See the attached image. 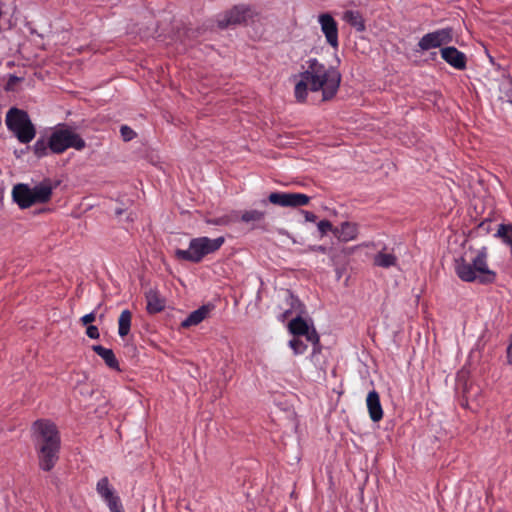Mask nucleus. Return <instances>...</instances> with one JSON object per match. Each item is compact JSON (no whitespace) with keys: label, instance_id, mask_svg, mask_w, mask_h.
<instances>
[{"label":"nucleus","instance_id":"38","mask_svg":"<svg viewBox=\"0 0 512 512\" xmlns=\"http://www.w3.org/2000/svg\"><path fill=\"white\" fill-rule=\"evenodd\" d=\"M345 228H349V224L348 223H343L342 224V229L344 230Z\"/></svg>","mask_w":512,"mask_h":512},{"label":"nucleus","instance_id":"6","mask_svg":"<svg viewBox=\"0 0 512 512\" xmlns=\"http://www.w3.org/2000/svg\"><path fill=\"white\" fill-rule=\"evenodd\" d=\"M85 147L84 139L67 127L54 131L49 137V148L55 154H61L69 148L81 151Z\"/></svg>","mask_w":512,"mask_h":512},{"label":"nucleus","instance_id":"7","mask_svg":"<svg viewBox=\"0 0 512 512\" xmlns=\"http://www.w3.org/2000/svg\"><path fill=\"white\" fill-rule=\"evenodd\" d=\"M96 491L106 503L110 512H125L120 497L110 484L108 477H102L96 484Z\"/></svg>","mask_w":512,"mask_h":512},{"label":"nucleus","instance_id":"15","mask_svg":"<svg viewBox=\"0 0 512 512\" xmlns=\"http://www.w3.org/2000/svg\"><path fill=\"white\" fill-rule=\"evenodd\" d=\"M53 187L49 180H45L31 188L33 205L46 203L51 199Z\"/></svg>","mask_w":512,"mask_h":512},{"label":"nucleus","instance_id":"3","mask_svg":"<svg viewBox=\"0 0 512 512\" xmlns=\"http://www.w3.org/2000/svg\"><path fill=\"white\" fill-rule=\"evenodd\" d=\"M488 249L483 246L474 251L470 261L464 257L455 260V273L464 282H479L480 284H492L496 281L497 274L489 269Z\"/></svg>","mask_w":512,"mask_h":512},{"label":"nucleus","instance_id":"23","mask_svg":"<svg viewBox=\"0 0 512 512\" xmlns=\"http://www.w3.org/2000/svg\"><path fill=\"white\" fill-rule=\"evenodd\" d=\"M495 237L500 238L505 244L509 245L512 253V224H500Z\"/></svg>","mask_w":512,"mask_h":512},{"label":"nucleus","instance_id":"26","mask_svg":"<svg viewBox=\"0 0 512 512\" xmlns=\"http://www.w3.org/2000/svg\"><path fill=\"white\" fill-rule=\"evenodd\" d=\"M289 346L293 349L294 354L296 355L303 354L307 349V345L299 337H295L290 340Z\"/></svg>","mask_w":512,"mask_h":512},{"label":"nucleus","instance_id":"11","mask_svg":"<svg viewBox=\"0 0 512 512\" xmlns=\"http://www.w3.org/2000/svg\"><path fill=\"white\" fill-rule=\"evenodd\" d=\"M251 16V10L244 5H237L228 11L221 19L218 20L220 28L224 29L231 25L245 23Z\"/></svg>","mask_w":512,"mask_h":512},{"label":"nucleus","instance_id":"10","mask_svg":"<svg viewBox=\"0 0 512 512\" xmlns=\"http://www.w3.org/2000/svg\"><path fill=\"white\" fill-rule=\"evenodd\" d=\"M289 331L295 337L304 336L306 340L313 344L314 353L319 347V336L315 329H310L307 322L300 316L294 318L289 323Z\"/></svg>","mask_w":512,"mask_h":512},{"label":"nucleus","instance_id":"35","mask_svg":"<svg viewBox=\"0 0 512 512\" xmlns=\"http://www.w3.org/2000/svg\"><path fill=\"white\" fill-rule=\"evenodd\" d=\"M489 225H490V221H483L480 223L479 229L484 230V231H489Z\"/></svg>","mask_w":512,"mask_h":512},{"label":"nucleus","instance_id":"5","mask_svg":"<svg viewBox=\"0 0 512 512\" xmlns=\"http://www.w3.org/2000/svg\"><path fill=\"white\" fill-rule=\"evenodd\" d=\"M6 125L20 143H30L36 135L35 126L24 110L11 108L6 115Z\"/></svg>","mask_w":512,"mask_h":512},{"label":"nucleus","instance_id":"4","mask_svg":"<svg viewBox=\"0 0 512 512\" xmlns=\"http://www.w3.org/2000/svg\"><path fill=\"white\" fill-rule=\"evenodd\" d=\"M224 242L225 239L222 236L215 239L206 236L193 238L190 240L188 249H177L175 256L179 260L199 263L205 256L218 251Z\"/></svg>","mask_w":512,"mask_h":512},{"label":"nucleus","instance_id":"16","mask_svg":"<svg viewBox=\"0 0 512 512\" xmlns=\"http://www.w3.org/2000/svg\"><path fill=\"white\" fill-rule=\"evenodd\" d=\"M366 404L370 419L373 422H379L383 418V409L380 403L379 394L375 390L368 393Z\"/></svg>","mask_w":512,"mask_h":512},{"label":"nucleus","instance_id":"21","mask_svg":"<svg viewBox=\"0 0 512 512\" xmlns=\"http://www.w3.org/2000/svg\"><path fill=\"white\" fill-rule=\"evenodd\" d=\"M131 322L132 313L128 309L123 310L118 318V334L121 338L129 334Z\"/></svg>","mask_w":512,"mask_h":512},{"label":"nucleus","instance_id":"14","mask_svg":"<svg viewBox=\"0 0 512 512\" xmlns=\"http://www.w3.org/2000/svg\"><path fill=\"white\" fill-rule=\"evenodd\" d=\"M14 201L20 208L25 209L33 205L31 188L26 184H17L12 191Z\"/></svg>","mask_w":512,"mask_h":512},{"label":"nucleus","instance_id":"36","mask_svg":"<svg viewBox=\"0 0 512 512\" xmlns=\"http://www.w3.org/2000/svg\"><path fill=\"white\" fill-rule=\"evenodd\" d=\"M344 19L350 23L352 22V11L351 10H347L345 13H344Z\"/></svg>","mask_w":512,"mask_h":512},{"label":"nucleus","instance_id":"12","mask_svg":"<svg viewBox=\"0 0 512 512\" xmlns=\"http://www.w3.org/2000/svg\"><path fill=\"white\" fill-rule=\"evenodd\" d=\"M318 22L321 31L326 37L327 42L332 47L338 46V25L335 19L329 13H323L318 16Z\"/></svg>","mask_w":512,"mask_h":512},{"label":"nucleus","instance_id":"17","mask_svg":"<svg viewBox=\"0 0 512 512\" xmlns=\"http://www.w3.org/2000/svg\"><path fill=\"white\" fill-rule=\"evenodd\" d=\"M375 266L388 269L397 266L398 258L393 252H389L386 247L375 254L373 258Z\"/></svg>","mask_w":512,"mask_h":512},{"label":"nucleus","instance_id":"37","mask_svg":"<svg viewBox=\"0 0 512 512\" xmlns=\"http://www.w3.org/2000/svg\"><path fill=\"white\" fill-rule=\"evenodd\" d=\"M313 250L324 253L326 251V248L324 246H315L313 247Z\"/></svg>","mask_w":512,"mask_h":512},{"label":"nucleus","instance_id":"29","mask_svg":"<svg viewBox=\"0 0 512 512\" xmlns=\"http://www.w3.org/2000/svg\"><path fill=\"white\" fill-rule=\"evenodd\" d=\"M86 335L91 339H98L100 337L99 330L94 325H88L86 329Z\"/></svg>","mask_w":512,"mask_h":512},{"label":"nucleus","instance_id":"32","mask_svg":"<svg viewBox=\"0 0 512 512\" xmlns=\"http://www.w3.org/2000/svg\"><path fill=\"white\" fill-rule=\"evenodd\" d=\"M354 28L357 30V31H362L364 30V23H363V20L361 17H358L357 15L354 14Z\"/></svg>","mask_w":512,"mask_h":512},{"label":"nucleus","instance_id":"24","mask_svg":"<svg viewBox=\"0 0 512 512\" xmlns=\"http://www.w3.org/2000/svg\"><path fill=\"white\" fill-rule=\"evenodd\" d=\"M265 217V212L259 210H247L241 215V220L245 223L260 222Z\"/></svg>","mask_w":512,"mask_h":512},{"label":"nucleus","instance_id":"22","mask_svg":"<svg viewBox=\"0 0 512 512\" xmlns=\"http://www.w3.org/2000/svg\"><path fill=\"white\" fill-rule=\"evenodd\" d=\"M317 226H318V230H319V232L321 233L322 236L327 234L329 231H333L335 236L338 237V239L341 240V241L346 242V241H349L352 238V236L344 233V231L340 232L338 228L333 229V226H332L331 222L328 221V220H321L317 224Z\"/></svg>","mask_w":512,"mask_h":512},{"label":"nucleus","instance_id":"20","mask_svg":"<svg viewBox=\"0 0 512 512\" xmlns=\"http://www.w3.org/2000/svg\"><path fill=\"white\" fill-rule=\"evenodd\" d=\"M146 301H147L146 309H147L148 313H150V314L159 313L165 307L164 300L159 296L157 291L152 290V289H150L146 293Z\"/></svg>","mask_w":512,"mask_h":512},{"label":"nucleus","instance_id":"34","mask_svg":"<svg viewBox=\"0 0 512 512\" xmlns=\"http://www.w3.org/2000/svg\"><path fill=\"white\" fill-rule=\"evenodd\" d=\"M507 359H508V362L512 364V340L507 348Z\"/></svg>","mask_w":512,"mask_h":512},{"label":"nucleus","instance_id":"19","mask_svg":"<svg viewBox=\"0 0 512 512\" xmlns=\"http://www.w3.org/2000/svg\"><path fill=\"white\" fill-rule=\"evenodd\" d=\"M210 307L207 305H203L197 310L191 312L188 317L181 323L183 328H189L191 326H196L201 323L210 312Z\"/></svg>","mask_w":512,"mask_h":512},{"label":"nucleus","instance_id":"28","mask_svg":"<svg viewBox=\"0 0 512 512\" xmlns=\"http://www.w3.org/2000/svg\"><path fill=\"white\" fill-rule=\"evenodd\" d=\"M501 90L505 92L507 101L512 103V80L506 79L501 83Z\"/></svg>","mask_w":512,"mask_h":512},{"label":"nucleus","instance_id":"31","mask_svg":"<svg viewBox=\"0 0 512 512\" xmlns=\"http://www.w3.org/2000/svg\"><path fill=\"white\" fill-rule=\"evenodd\" d=\"M19 81H20V78H18V77H16V76H13V75H12V76H10V78H9V80H8L7 84H6L5 89H6L7 91L13 90L14 85H15L17 82H19Z\"/></svg>","mask_w":512,"mask_h":512},{"label":"nucleus","instance_id":"13","mask_svg":"<svg viewBox=\"0 0 512 512\" xmlns=\"http://www.w3.org/2000/svg\"><path fill=\"white\" fill-rule=\"evenodd\" d=\"M441 57L455 69L464 70L466 68V55L455 47L442 48Z\"/></svg>","mask_w":512,"mask_h":512},{"label":"nucleus","instance_id":"9","mask_svg":"<svg viewBox=\"0 0 512 512\" xmlns=\"http://www.w3.org/2000/svg\"><path fill=\"white\" fill-rule=\"evenodd\" d=\"M268 201L281 207L296 208L307 205L310 197L303 193L272 192L268 196Z\"/></svg>","mask_w":512,"mask_h":512},{"label":"nucleus","instance_id":"30","mask_svg":"<svg viewBox=\"0 0 512 512\" xmlns=\"http://www.w3.org/2000/svg\"><path fill=\"white\" fill-rule=\"evenodd\" d=\"M96 319V313L93 311L89 314H86L80 318V322L84 326H88L92 322H94Z\"/></svg>","mask_w":512,"mask_h":512},{"label":"nucleus","instance_id":"8","mask_svg":"<svg viewBox=\"0 0 512 512\" xmlns=\"http://www.w3.org/2000/svg\"><path fill=\"white\" fill-rule=\"evenodd\" d=\"M453 40V29L442 28L436 31L425 34L418 42V47L422 51H427L432 48L441 47L448 44Z\"/></svg>","mask_w":512,"mask_h":512},{"label":"nucleus","instance_id":"27","mask_svg":"<svg viewBox=\"0 0 512 512\" xmlns=\"http://www.w3.org/2000/svg\"><path fill=\"white\" fill-rule=\"evenodd\" d=\"M120 133L124 141H131L136 137V133L134 132V130L127 125L121 126Z\"/></svg>","mask_w":512,"mask_h":512},{"label":"nucleus","instance_id":"2","mask_svg":"<svg viewBox=\"0 0 512 512\" xmlns=\"http://www.w3.org/2000/svg\"><path fill=\"white\" fill-rule=\"evenodd\" d=\"M39 466L50 471L59 458L60 436L56 425L50 420L40 419L32 425Z\"/></svg>","mask_w":512,"mask_h":512},{"label":"nucleus","instance_id":"33","mask_svg":"<svg viewBox=\"0 0 512 512\" xmlns=\"http://www.w3.org/2000/svg\"><path fill=\"white\" fill-rule=\"evenodd\" d=\"M302 213L304 214L305 220L307 222H315L317 220V216L313 212L302 211Z\"/></svg>","mask_w":512,"mask_h":512},{"label":"nucleus","instance_id":"25","mask_svg":"<svg viewBox=\"0 0 512 512\" xmlns=\"http://www.w3.org/2000/svg\"><path fill=\"white\" fill-rule=\"evenodd\" d=\"M49 148V140L46 141L44 138H39L34 146H33V151H34V154L38 157V158H42L44 156L47 155V151H48Z\"/></svg>","mask_w":512,"mask_h":512},{"label":"nucleus","instance_id":"18","mask_svg":"<svg viewBox=\"0 0 512 512\" xmlns=\"http://www.w3.org/2000/svg\"><path fill=\"white\" fill-rule=\"evenodd\" d=\"M92 350L104 360L110 369L120 371L119 362L112 349L105 348L102 345H93Z\"/></svg>","mask_w":512,"mask_h":512},{"label":"nucleus","instance_id":"1","mask_svg":"<svg viewBox=\"0 0 512 512\" xmlns=\"http://www.w3.org/2000/svg\"><path fill=\"white\" fill-rule=\"evenodd\" d=\"M308 67L299 74L294 94L298 102H304L308 91H322V99L329 100L337 92L340 84V74L331 67H326L317 59H309Z\"/></svg>","mask_w":512,"mask_h":512}]
</instances>
